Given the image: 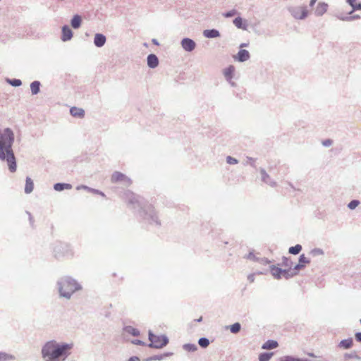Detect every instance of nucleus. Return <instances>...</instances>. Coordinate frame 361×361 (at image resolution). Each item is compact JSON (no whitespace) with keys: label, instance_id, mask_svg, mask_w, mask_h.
I'll use <instances>...</instances> for the list:
<instances>
[{"label":"nucleus","instance_id":"obj_13","mask_svg":"<svg viewBox=\"0 0 361 361\" xmlns=\"http://www.w3.org/2000/svg\"><path fill=\"white\" fill-rule=\"evenodd\" d=\"M106 42V36L102 33H96L94 37V44L97 47H102Z\"/></svg>","mask_w":361,"mask_h":361},{"label":"nucleus","instance_id":"obj_8","mask_svg":"<svg viewBox=\"0 0 361 361\" xmlns=\"http://www.w3.org/2000/svg\"><path fill=\"white\" fill-rule=\"evenodd\" d=\"M111 180L112 183L122 182L126 186L130 185L132 183L128 177L118 171H116L112 174Z\"/></svg>","mask_w":361,"mask_h":361},{"label":"nucleus","instance_id":"obj_38","mask_svg":"<svg viewBox=\"0 0 361 361\" xmlns=\"http://www.w3.org/2000/svg\"><path fill=\"white\" fill-rule=\"evenodd\" d=\"M198 344L203 348H206L209 345V340L206 337H202L198 340Z\"/></svg>","mask_w":361,"mask_h":361},{"label":"nucleus","instance_id":"obj_1","mask_svg":"<svg viewBox=\"0 0 361 361\" xmlns=\"http://www.w3.org/2000/svg\"><path fill=\"white\" fill-rule=\"evenodd\" d=\"M14 133L10 128L0 129V160L7 162L11 173L16 171V160L12 149L14 142Z\"/></svg>","mask_w":361,"mask_h":361},{"label":"nucleus","instance_id":"obj_18","mask_svg":"<svg viewBox=\"0 0 361 361\" xmlns=\"http://www.w3.org/2000/svg\"><path fill=\"white\" fill-rule=\"evenodd\" d=\"M270 271L271 275L276 279H281L282 278V274L284 272L283 269L279 268L274 265L270 267Z\"/></svg>","mask_w":361,"mask_h":361},{"label":"nucleus","instance_id":"obj_46","mask_svg":"<svg viewBox=\"0 0 361 361\" xmlns=\"http://www.w3.org/2000/svg\"><path fill=\"white\" fill-rule=\"evenodd\" d=\"M246 258L254 262L259 261V259L255 256L253 252H250L249 254L246 256Z\"/></svg>","mask_w":361,"mask_h":361},{"label":"nucleus","instance_id":"obj_12","mask_svg":"<svg viewBox=\"0 0 361 361\" xmlns=\"http://www.w3.org/2000/svg\"><path fill=\"white\" fill-rule=\"evenodd\" d=\"M250 58V54L249 51L246 49H240L236 56H235V59L239 62H245L247 61Z\"/></svg>","mask_w":361,"mask_h":361},{"label":"nucleus","instance_id":"obj_44","mask_svg":"<svg viewBox=\"0 0 361 361\" xmlns=\"http://www.w3.org/2000/svg\"><path fill=\"white\" fill-rule=\"evenodd\" d=\"M238 13V11L235 9H232L231 11H228L223 14V16L226 18H231L234 16Z\"/></svg>","mask_w":361,"mask_h":361},{"label":"nucleus","instance_id":"obj_53","mask_svg":"<svg viewBox=\"0 0 361 361\" xmlns=\"http://www.w3.org/2000/svg\"><path fill=\"white\" fill-rule=\"evenodd\" d=\"M247 280H248L250 283L254 282V281H255V276H254V274H250V275H248V276H247Z\"/></svg>","mask_w":361,"mask_h":361},{"label":"nucleus","instance_id":"obj_48","mask_svg":"<svg viewBox=\"0 0 361 361\" xmlns=\"http://www.w3.org/2000/svg\"><path fill=\"white\" fill-rule=\"evenodd\" d=\"M333 144V140L331 139H326L324 141H322V145L324 147H330Z\"/></svg>","mask_w":361,"mask_h":361},{"label":"nucleus","instance_id":"obj_64","mask_svg":"<svg viewBox=\"0 0 361 361\" xmlns=\"http://www.w3.org/2000/svg\"><path fill=\"white\" fill-rule=\"evenodd\" d=\"M202 317H200L199 319H195V321H196L197 322H202Z\"/></svg>","mask_w":361,"mask_h":361},{"label":"nucleus","instance_id":"obj_51","mask_svg":"<svg viewBox=\"0 0 361 361\" xmlns=\"http://www.w3.org/2000/svg\"><path fill=\"white\" fill-rule=\"evenodd\" d=\"M337 18L343 21H350V16H338Z\"/></svg>","mask_w":361,"mask_h":361},{"label":"nucleus","instance_id":"obj_28","mask_svg":"<svg viewBox=\"0 0 361 361\" xmlns=\"http://www.w3.org/2000/svg\"><path fill=\"white\" fill-rule=\"evenodd\" d=\"M234 67L233 66H229L228 68L224 69V74L227 80H231L233 78L234 73Z\"/></svg>","mask_w":361,"mask_h":361},{"label":"nucleus","instance_id":"obj_41","mask_svg":"<svg viewBox=\"0 0 361 361\" xmlns=\"http://www.w3.org/2000/svg\"><path fill=\"white\" fill-rule=\"evenodd\" d=\"M360 204V201L357 200H353L348 204V207L350 209H355Z\"/></svg>","mask_w":361,"mask_h":361},{"label":"nucleus","instance_id":"obj_58","mask_svg":"<svg viewBox=\"0 0 361 361\" xmlns=\"http://www.w3.org/2000/svg\"><path fill=\"white\" fill-rule=\"evenodd\" d=\"M152 42L154 44V45H157L158 46L159 44L158 40L157 39H152Z\"/></svg>","mask_w":361,"mask_h":361},{"label":"nucleus","instance_id":"obj_40","mask_svg":"<svg viewBox=\"0 0 361 361\" xmlns=\"http://www.w3.org/2000/svg\"><path fill=\"white\" fill-rule=\"evenodd\" d=\"M255 161H256V159L250 157H247L246 161L244 164L245 165H250L253 168H256Z\"/></svg>","mask_w":361,"mask_h":361},{"label":"nucleus","instance_id":"obj_63","mask_svg":"<svg viewBox=\"0 0 361 361\" xmlns=\"http://www.w3.org/2000/svg\"><path fill=\"white\" fill-rule=\"evenodd\" d=\"M345 357H347L348 358H352V357H353V355H350V354H346Z\"/></svg>","mask_w":361,"mask_h":361},{"label":"nucleus","instance_id":"obj_30","mask_svg":"<svg viewBox=\"0 0 361 361\" xmlns=\"http://www.w3.org/2000/svg\"><path fill=\"white\" fill-rule=\"evenodd\" d=\"M279 361H308V359L300 358L293 355H286L281 357Z\"/></svg>","mask_w":361,"mask_h":361},{"label":"nucleus","instance_id":"obj_21","mask_svg":"<svg viewBox=\"0 0 361 361\" xmlns=\"http://www.w3.org/2000/svg\"><path fill=\"white\" fill-rule=\"evenodd\" d=\"M81 24H82L81 16L78 14L75 15L71 20V25L72 27L74 29H78L81 26Z\"/></svg>","mask_w":361,"mask_h":361},{"label":"nucleus","instance_id":"obj_45","mask_svg":"<svg viewBox=\"0 0 361 361\" xmlns=\"http://www.w3.org/2000/svg\"><path fill=\"white\" fill-rule=\"evenodd\" d=\"M311 254L313 256L322 255H324V251H323V250H322L320 248H314V249L312 250Z\"/></svg>","mask_w":361,"mask_h":361},{"label":"nucleus","instance_id":"obj_2","mask_svg":"<svg viewBox=\"0 0 361 361\" xmlns=\"http://www.w3.org/2000/svg\"><path fill=\"white\" fill-rule=\"evenodd\" d=\"M125 196L128 206L134 209H137L140 215L149 224H154L156 226L161 225L154 207L151 204H147L142 197L129 190L125 192Z\"/></svg>","mask_w":361,"mask_h":361},{"label":"nucleus","instance_id":"obj_14","mask_svg":"<svg viewBox=\"0 0 361 361\" xmlns=\"http://www.w3.org/2000/svg\"><path fill=\"white\" fill-rule=\"evenodd\" d=\"M159 63V59L154 54H150L147 57V63L150 68H155Z\"/></svg>","mask_w":361,"mask_h":361},{"label":"nucleus","instance_id":"obj_52","mask_svg":"<svg viewBox=\"0 0 361 361\" xmlns=\"http://www.w3.org/2000/svg\"><path fill=\"white\" fill-rule=\"evenodd\" d=\"M355 340H356L357 342L361 343V332H357V333H355Z\"/></svg>","mask_w":361,"mask_h":361},{"label":"nucleus","instance_id":"obj_20","mask_svg":"<svg viewBox=\"0 0 361 361\" xmlns=\"http://www.w3.org/2000/svg\"><path fill=\"white\" fill-rule=\"evenodd\" d=\"M278 346L279 343L276 341L268 340L262 345V348L264 350H272L276 348Z\"/></svg>","mask_w":361,"mask_h":361},{"label":"nucleus","instance_id":"obj_60","mask_svg":"<svg viewBox=\"0 0 361 361\" xmlns=\"http://www.w3.org/2000/svg\"><path fill=\"white\" fill-rule=\"evenodd\" d=\"M247 46H248L247 43H243V44H240V47L243 48V47H247Z\"/></svg>","mask_w":361,"mask_h":361},{"label":"nucleus","instance_id":"obj_54","mask_svg":"<svg viewBox=\"0 0 361 361\" xmlns=\"http://www.w3.org/2000/svg\"><path fill=\"white\" fill-rule=\"evenodd\" d=\"M267 184L269 185L271 187H275L276 185V183L274 180H271V179L268 180V183H266Z\"/></svg>","mask_w":361,"mask_h":361},{"label":"nucleus","instance_id":"obj_39","mask_svg":"<svg viewBox=\"0 0 361 361\" xmlns=\"http://www.w3.org/2000/svg\"><path fill=\"white\" fill-rule=\"evenodd\" d=\"M292 264H293V262H291V260L289 258H288L286 257H283L282 265L283 267L291 268Z\"/></svg>","mask_w":361,"mask_h":361},{"label":"nucleus","instance_id":"obj_47","mask_svg":"<svg viewBox=\"0 0 361 361\" xmlns=\"http://www.w3.org/2000/svg\"><path fill=\"white\" fill-rule=\"evenodd\" d=\"M76 189H77L78 190H81V189H83V190H87V191H88V192H91V191H92V188H90V187H88V186H87V185H78V186H77Z\"/></svg>","mask_w":361,"mask_h":361},{"label":"nucleus","instance_id":"obj_17","mask_svg":"<svg viewBox=\"0 0 361 361\" xmlns=\"http://www.w3.org/2000/svg\"><path fill=\"white\" fill-rule=\"evenodd\" d=\"M203 36L206 38H216L220 37V32L216 29H207L203 31Z\"/></svg>","mask_w":361,"mask_h":361},{"label":"nucleus","instance_id":"obj_5","mask_svg":"<svg viewBox=\"0 0 361 361\" xmlns=\"http://www.w3.org/2000/svg\"><path fill=\"white\" fill-rule=\"evenodd\" d=\"M148 339L150 341V343L148 344V347L152 348L160 349L165 347L169 343V338L166 336L155 335L150 330L148 332Z\"/></svg>","mask_w":361,"mask_h":361},{"label":"nucleus","instance_id":"obj_32","mask_svg":"<svg viewBox=\"0 0 361 361\" xmlns=\"http://www.w3.org/2000/svg\"><path fill=\"white\" fill-rule=\"evenodd\" d=\"M302 245L300 244H297L295 246H292L289 248L288 252L292 255H298L302 250Z\"/></svg>","mask_w":361,"mask_h":361},{"label":"nucleus","instance_id":"obj_31","mask_svg":"<svg viewBox=\"0 0 361 361\" xmlns=\"http://www.w3.org/2000/svg\"><path fill=\"white\" fill-rule=\"evenodd\" d=\"M273 355V353H262L259 355V361H269Z\"/></svg>","mask_w":361,"mask_h":361},{"label":"nucleus","instance_id":"obj_11","mask_svg":"<svg viewBox=\"0 0 361 361\" xmlns=\"http://www.w3.org/2000/svg\"><path fill=\"white\" fill-rule=\"evenodd\" d=\"M310 260L307 258L304 254L300 255L298 259V263L294 266V269L298 274L299 271L303 268H305V265L309 264Z\"/></svg>","mask_w":361,"mask_h":361},{"label":"nucleus","instance_id":"obj_7","mask_svg":"<svg viewBox=\"0 0 361 361\" xmlns=\"http://www.w3.org/2000/svg\"><path fill=\"white\" fill-rule=\"evenodd\" d=\"M288 9L292 16L295 19L303 20L308 16V11L306 6H291Z\"/></svg>","mask_w":361,"mask_h":361},{"label":"nucleus","instance_id":"obj_23","mask_svg":"<svg viewBox=\"0 0 361 361\" xmlns=\"http://www.w3.org/2000/svg\"><path fill=\"white\" fill-rule=\"evenodd\" d=\"M72 188V185L65 183H57L54 185V189L56 191H63L64 190H70Z\"/></svg>","mask_w":361,"mask_h":361},{"label":"nucleus","instance_id":"obj_9","mask_svg":"<svg viewBox=\"0 0 361 361\" xmlns=\"http://www.w3.org/2000/svg\"><path fill=\"white\" fill-rule=\"evenodd\" d=\"M181 46L183 49L188 52L192 51L196 47L195 42L188 37H185L181 40Z\"/></svg>","mask_w":361,"mask_h":361},{"label":"nucleus","instance_id":"obj_56","mask_svg":"<svg viewBox=\"0 0 361 361\" xmlns=\"http://www.w3.org/2000/svg\"><path fill=\"white\" fill-rule=\"evenodd\" d=\"M359 18H360V16L359 15H354V16H350V21L355 20V19H359Z\"/></svg>","mask_w":361,"mask_h":361},{"label":"nucleus","instance_id":"obj_37","mask_svg":"<svg viewBox=\"0 0 361 361\" xmlns=\"http://www.w3.org/2000/svg\"><path fill=\"white\" fill-rule=\"evenodd\" d=\"M7 82L13 87H19L22 85V81L20 79H7Z\"/></svg>","mask_w":361,"mask_h":361},{"label":"nucleus","instance_id":"obj_16","mask_svg":"<svg viewBox=\"0 0 361 361\" xmlns=\"http://www.w3.org/2000/svg\"><path fill=\"white\" fill-rule=\"evenodd\" d=\"M233 24L235 27L239 29H242L243 30H246L247 29V21L243 19L241 17L238 16L233 20Z\"/></svg>","mask_w":361,"mask_h":361},{"label":"nucleus","instance_id":"obj_34","mask_svg":"<svg viewBox=\"0 0 361 361\" xmlns=\"http://www.w3.org/2000/svg\"><path fill=\"white\" fill-rule=\"evenodd\" d=\"M229 329L232 334H238L241 329V324L239 322H235L229 326Z\"/></svg>","mask_w":361,"mask_h":361},{"label":"nucleus","instance_id":"obj_55","mask_svg":"<svg viewBox=\"0 0 361 361\" xmlns=\"http://www.w3.org/2000/svg\"><path fill=\"white\" fill-rule=\"evenodd\" d=\"M128 361H140V358L137 356H132L128 360Z\"/></svg>","mask_w":361,"mask_h":361},{"label":"nucleus","instance_id":"obj_36","mask_svg":"<svg viewBox=\"0 0 361 361\" xmlns=\"http://www.w3.org/2000/svg\"><path fill=\"white\" fill-rule=\"evenodd\" d=\"M14 359H15V357L13 355L0 351V361H6V360H14Z\"/></svg>","mask_w":361,"mask_h":361},{"label":"nucleus","instance_id":"obj_15","mask_svg":"<svg viewBox=\"0 0 361 361\" xmlns=\"http://www.w3.org/2000/svg\"><path fill=\"white\" fill-rule=\"evenodd\" d=\"M327 8H328L327 4H326L324 2H320L317 4V6L315 8L314 14L317 16H322L326 12Z\"/></svg>","mask_w":361,"mask_h":361},{"label":"nucleus","instance_id":"obj_27","mask_svg":"<svg viewBox=\"0 0 361 361\" xmlns=\"http://www.w3.org/2000/svg\"><path fill=\"white\" fill-rule=\"evenodd\" d=\"M283 270L284 272H283L282 274V277L285 278L286 279H289L298 274L297 271L294 269V268H288Z\"/></svg>","mask_w":361,"mask_h":361},{"label":"nucleus","instance_id":"obj_3","mask_svg":"<svg viewBox=\"0 0 361 361\" xmlns=\"http://www.w3.org/2000/svg\"><path fill=\"white\" fill-rule=\"evenodd\" d=\"M73 343L47 341L42 348V357L44 361H65L71 355Z\"/></svg>","mask_w":361,"mask_h":361},{"label":"nucleus","instance_id":"obj_57","mask_svg":"<svg viewBox=\"0 0 361 361\" xmlns=\"http://www.w3.org/2000/svg\"><path fill=\"white\" fill-rule=\"evenodd\" d=\"M26 213L28 214L29 216V220H30V222L31 224H32L33 223V219H32V216L31 215V214L29 212H26Z\"/></svg>","mask_w":361,"mask_h":361},{"label":"nucleus","instance_id":"obj_62","mask_svg":"<svg viewBox=\"0 0 361 361\" xmlns=\"http://www.w3.org/2000/svg\"><path fill=\"white\" fill-rule=\"evenodd\" d=\"M307 355H308L310 357H316V355H315L314 353H308Z\"/></svg>","mask_w":361,"mask_h":361},{"label":"nucleus","instance_id":"obj_33","mask_svg":"<svg viewBox=\"0 0 361 361\" xmlns=\"http://www.w3.org/2000/svg\"><path fill=\"white\" fill-rule=\"evenodd\" d=\"M183 348L188 352H195L197 350V346L194 343H185L183 345Z\"/></svg>","mask_w":361,"mask_h":361},{"label":"nucleus","instance_id":"obj_10","mask_svg":"<svg viewBox=\"0 0 361 361\" xmlns=\"http://www.w3.org/2000/svg\"><path fill=\"white\" fill-rule=\"evenodd\" d=\"M73 32L68 25H63L61 29V39L63 42H67L72 39Z\"/></svg>","mask_w":361,"mask_h":361},{"label":"nucleus","instance_id":"obj_25","mask_svg":"<svg viewBox=\"0 0 361 361\" xmlns=\"http://www.w3.org/2000/svg\"><path fill=\"white\" fill-rule=\"evenodd\" d=\"M346 2L352 7V11L348 13L349 15L355 11H361V3H356V0H346Z\"/></svg>","mask_w":361,"mask_h":361},{"label":"nucleus","instance_id":"obj_24","mask_svg":"<svg viewBox=\"0 0 361 361\" xmlns=\"http://www.w3.org/2000/svg\"><path fill=\"white\" fill-rule=\"evenodd\" d=\"M353 345V340L352 338H349L347 339L342 340L339 344L338 347L343 348V349H349Z\"/></svg>","mask_w":361,"mask_h":361},{"label":"nucleus","instance_id":"obj_43","mask_svg":"<svg viewBox=\"0 0 361 361\" xmlns=\"http://www.w3.org/2000/svg\"><path fill=\"white\" fill-rule=\"evenodd\" d=\"M226 162L228 164L234 165V164H237L238 163V160L231 156H228L226 157Z\"/></svg>","mask_w":361,"mask_h":361},{"label":"nucleus","instance_id":"obj_26","mask_svg":"<svg viewBox=\"0 0 361 361\" xmlns=\"http://www.w3.org/2000/svg\"><path fill=\"white\" fill-rule=\"evenodd\" d=\"M34 183L30 177H27L25 179V192L30 194L33 191Z\"/></svg>","mask_w":361,"mask_h":361},{"label":"nucleus","instance_id":"obj_29","mask_svg":"<svg viewBox=\"0 0 361 361\" xmlns=\"http://www.w3.org/2000/svg\"><path fill=\"white\" fill-rule=\"evenodd\" d=\"M123 331L133 336H137L140 335V331L137 329L133 327L132 326H126L123 328Z\"/></svg>","mask_w":361,"mask_h":361},{"label":"nucleus","instance_id":"obj_50","mask_svg":"<svg viewBox=\"0 0 361 361\" xmlns=\"http://www.w3.org/2000/svg\"><path fill=\"white\" fill-rule=\"evenodd\" d=\"M133 344L138 345H145V343L143 342L141 340L135 339L132 341Z\"/></svg>","mask_w":361,"mask_h":361},{"label":"nucleus","instance_id":"obj_61","mask_svg":"<svg viewBox=\"0 0 361 361\" xmlns=\"http://www.w3.org/2000/svg\"><path fill=\"white\" fill-rule=\"evenodd\" d=\"M262 261H263L265 264H268L269 262V261L266 258L262 259Z\"/></svg>","mask_w":361,"mask_h":361},{"label":"nucleus","instance_id":"obj_22","mask_svg":"<svg viewBox=\"0 0 361 361\" xmlns=\"http://www.w3.org/2000/svg\"><path fill=\"white\" fill-rule=\"evenodd\" d=\"M41 82L35 80L30 83V90L32 95H36L40 92Z\"/></svg>","mask_w":361,"mask_h":361},{"label":"nucleus","instance_id":"obj_42","mask_svg":"<svg viewBox=\"0 0 361 361\" xmlns=\"http://www.w3.org/2000/svg\"><path fill=\"white\" fill-rule=\"evenodd\" d=\"M164 357L163 355H155L151 357H149L145 360V361H153V360H161Z\"/></svg>","mask_w":361,"mask_h":361},{"label":"nucleus","instance_id":"obj_4","mask_svg":"<svg viewBox=\"0 0 361 361\" xmlns=\"http://www.w3.org/2000/svg\"><path fill=\"white\" fill-rule=\"evenodd\" d=\"M60 298L70 300L73 294L82 289L81 285L71 276L60 278L56 283Z\"/></svg>","mask_w":361,"mask_h":361},{"label":"nucleus","instance_id":"obj_6","mask_svg":"<svg viewBox=\"0 0 361 361\" xmlns=\"http://www.w3.org/2000/svg\"><path fill=\"white\" fill-rule=\"evenodd\" d=\"M54 253L56 258L59 259L72 255L71 249L68 243L58 242L54 247Z\"/></svg>","mask_w":361,"mask_h":361},{"label":"nucleus","instance_id":"obj_49","mask_svg":"<svg viewBox=\"0 0 361 361\" xmlns=\"http://www.w3.org/2000/svg\"><path fill=\"white\" fill-rule=\"evenodd\" d=\"M91 192L94 193V194L99 195L102 197H105V194L103 192H102L97 189L92 188Z\"/></svg>","mask_w":361,"mask_h":361},{"label":"nucleus","instance_id":"obj_35","mask_svg":"<svg viewBox=\"0 0 361 361\" xmlns=\"http://www.w3.org/2000/svg\"><path fill=\"white\" fill-rule=\"evenodd\" d=\"M259 172L261 174V179L264 183H268V180H270L269 175L266 172L265 169L263 168H260Z\"/></svg>","mask_w":361,"mask_h":361},{"label":"nucleus","instance_id":"obj_59","mask_svg":"<svg viewBox=\"0 0 361 361\" xmlns=\"http://www.w3.org/2000/svg\"><path fill=\"white\" fill-rule=\"evenodd\" d=\"M317 0H310V6L312 7L315 3L317 2Z\"/></svg>","mask_w":361,"mask_h":361},{"label":"nucleus","instance_id":"obj_19","mask_svg":"<svg viewBox=\"0 0 361 361\" xmlns=\"http://www.w3.org/2000/svg\"><path fill=\"white\" fill-rule=\"evenodd\" d=\"M70 114L73 117L83 118L85 116V111L81 108L73 106L70 109Z\"/></svg>","mask_w":361,"mask_h":361}]
</instances>
